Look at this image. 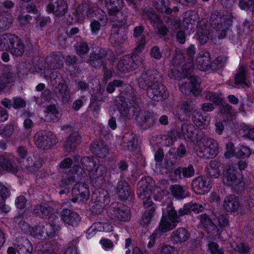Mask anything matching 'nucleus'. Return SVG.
I'll list each match as a JSON object with an SVG mask.
<instances>
[{
  "label": "nucleus",
  "instance_id": "f257e3e1",
  "mask_svg": "<svg viewBox=\"0 0 254 254\" xmlns=\"http://www.w3.org/2000/svg\"><path fill=\"white\" fill-rule=\"evenodd\" d=\"M154 184L152 179L149 177L142 179L137 184L138 196L141 199L147 198L143 202L144 207L146 210L144 211L140 221V224L142 226H146L149 224L155 214L156 205L152 201L150 198Z\"/></svg>",
  "mask_w": 254,
  "mask_h": 254
},
{
  "label": "nucleus",
  "instance_id": "f03ea898",
  "mask_svg": "<svg viewBox=\"0 0 254 254\" xmlns=\"http://www.w3.org/2000/svg\"><path fill=\"white\" fill-rule=\"evenodd\" d=\"M204 209L202 205L197 203L189 202L185 204L183 208L179 210L178 213L177 212L174 207L169 204L167 206L166 210V215L170 220L171 223L168 225L169 228L174 229L177 226V223L180 222V217L185 215H188L193 211L195 213L202 212Z\"/></svg>",
  "mask_w": 254,
  "mask_h": 254
},
{
  "label": "nucleus",
  "instance_id": "7ed1b4c3",
  "mask_svg": "<svg viewBox=\"0 0 254 254\" xmlns=\"http://www.w3.org/2000/svg\"><path fill=\"white\" fill-rule=\"evenodd\" d=\"M222 182L225 186L231 187L237 193H241L246 189L243 177L233 166H229L224 170Z\"/></svg>",
  "mask_w": 254,
  "mask_h": 254
},
{
  "label": "nucleus",
  "instance_id": "20e7f679",
  "mask_svg": "<svg viewBox=\"0 0 254 254\" xmlns=\"http://www.w3.org/2000/svg\"><path fill=\"white\" fill-rule=\"evenodd\" d=\"M58 142L57 137L50 131L40 130L34 136L35 144L38 148L43 150L51 149Z\"/></svg>",
  "mask_w": 254,
  "mask_h": 254
},
{
  "label": "nucleus",
  "instance_id": "39448f33",
  "mask_svg": "<svg viewBox=\"0 0 254 254\" xmlns=\"http://www.w3.org/2000/svg\"><path fill=\"white\" fill-rule=\"evenodd\" d=\"M203 146L197 151V155L206 159L214 158L218 153L217 142L212 138L204 137L202 139Z\"/></svg>",
  "mask_w": 254,
  "mask_h": 254
},
{
  "label": "nucleus",
  "instance_id": "423d86ee",
  "mask_svg": "<svg viewBox=\"0 0 254 254\" xmlns=\"http://www.w3.org/2000/svg\"><path fill=\"white\" fill-rule=\"evenodd\" d=\"M108 215L112 219L127 221L130 219V211L125 206L118 202H113L109 206Z\"/></svg>",
  "mask_w": 254,
  "mask_h": 254
},
{
  "label": "nucleus",
  "instance_id": "0eeeda50",
  "mask_svg": "<svg viewBox=\"0 0 254 254\" xmlns=\"http://www.w3.org/2000/svg\"><path fill=\"white\" fill-rule=\"evenodd\" d=\"M142 62V58L137 54L126 55L119 61L117 68L119 71L126 72L136 68Z\"/></svg>",
  "mask_w": 254,
  "mask_h": 254
},
{
  "label": "nucleus",
  "instance_id": "6e6552de",
  "mask_svg": "<svg viewBox=\"0 0 254 254\" xmlns=\"http://www.w3.org/2000/svg\"><path fill=\"white\" fill-rule=\"evenodd\" d=\"M200 79L197 76H192L180 81L179 86L182 93H192L194 96L198 95L200 89Z\"/></svg>",
  "mask_w": 254,
  "mask_h": 254
},
{
  "label": "nucleus",
  "instance_id": "1a4fd4ad",
  "mask_svg": "<svg viewBox=\"0 0 254 254\" xmlns=\"http://www.w3.org/2000/svg\"><path fill=\"white\" fill-rule=\"evenodd\" d=\"M147 96L154 101H161L169 97V92L162 83L157 81L146 90Z\"/></svg>",
  "mask_w": 254,
  "mask_h": 254
},
{
  "label": "nucleus",
  "instance_id": "9d476101",
  "mask_svg": "<svg viewBox=\"0 0 254 254\" xmlns=\"http://www.w3.org/2000/svg\"><path fill=\"white\" fill-rule=\"evenodd\" d=\"M62 129L64 131L69 130L72 131L66 138L63 145L64 150L66 152L74 151L81 142V136L78 132L74 131L73 127L69 125L63 126Z\"/></svg>",
  "mask_w": 254,
  "mask_h": 254
},
{
  "label": "nucleus",
  "instance_id": "9b49d317",
  "mask_svg": "<svg viewBox=\"0 0 254 254\" xmlns=\"http://www.w3.org/2000/svg\"><path fill=\"white\" fill-rule=\"evenodd\" d=\"M91 205L92 211L100 213L101 211L110 202V197L106 191H96L92 196Z\"/></svg>",
  "mask_w": 254,
  "mask_h": 254
},
{
  "label": "nucleus",
  "instance_id": "f8f14e48",
  "mask_svg": "<svg viewBox=\"0 0 254 254\" xmlns=\"http://www.w3.org/2000/svg\"><path fill=\"white\" fill-rule=\"evenodd\" d=\"M170 223H171L170 220L166 215L165 212H163L158 229H156L149 238L147 244L148 248H151L154 246L156 240L161 236L162 232H166L172 229L169 228L168 225Z\"/></svg>",
  "mask_w": 254,
  "mask_h": 254
},
{
  "label": "nucleus",
  "instance_id": "ddd939ff",
  "mask_svg": "<svg viewBox=\"0 0 254 254\" xmlns=\"http://www.w3.org/2000/svg\"><path fill=\"white\" fill-rule=\"evenodd\" d=\"M91 171V179L92 185L95 187H101L105 182L106 167L102 164H96V166Z\"/></svg>",
  "mask_w": 254,
  "mask_h": 254
},
{
  "label": "nucleus",
  "instance_id": "4468645a",
  "mask_svg": "<svg viewBox=\"0 0 254 254\" xmlns=\"http://www.w3.org/2000/svg\"><path fill=\"white\" fill-rule=\"evenodd\" d=\"M107 55V51L101 47H97L90 53L87 63L92 67H100L103 64V59Z\"/></svg>",
  "mask_w": 254,
  "mask_h": 254
},
{
  "label": "nucleus",
  "instance_id": "2eb2a0df",
  "mask_svg": "<svg viewBox=\"0 0 254 254\" xmlns=\"http://www.w3.org/2000/svg\"><path fill=\"white\" fill-rule=\"evenodd\" d=\"M71 200L75 203L78 200L87 199L89 196V191L87 185L85 184L78 183L74 185L71 191Z\"/></svg>",
  "mask_w": 254,
  "mask_h": 254
},
{
  "label": "nucleus",
  "instance_id": "dca6fc26",
  "mask_svg": "<svg viewBox=\"0 0 254 254\" xmlns=\"http://www.w3.org/2000/svg\"><path fill=\"white\" fill-rule=\"evenodd\" d=\"M156 75V71L153 70H148L142 72L137 80L139 87L147 89L149 86H151L157 81Z\"/></svg>",
  "mask_w": 254,
  "mask_h": 254
},
{
  "label": "nucleus",
  "instance_id": "f3484780",
  "mask_svg": "<svg viewBox=\"0 0 254 254\" xmlns=\"http://www.w3.org/2000/svg\"><path fill=\"white\" fill-rule=\"evenodd\" d=\"M110 41L113 46L123 44L127 40V30L123 27L112 26Z\"/></svg>",
  "mask_w": 254,
  "mask_h": 254
},
{
  "label": "nucleus",
  "instance_id": "a211bd4d",
  "mask_svg": "<svg viewBox=\"0 0 254 254\" xmlns=\"http://www.w3.org/2000/svg\"><path fill=\"white\" fill-rule=\"evenodd\" d=\"M200 223L204 229L208 234L214 237H219L222 229L213 223L211 219L206 214H202L200 216Z\"/></svg>",
  "mask_w": 254,
  "mask_h": 254
},
{
  "label": "nucleus",
  "instance_id": "6ab92c4d",
  "mask_svg": "<svg viewBox=\"0 0 254 254\" xmlns=\"http://www.w3.org/2000/svg\"><path fill=\"white\" fill-rule=\"evenodd\" d=\"M95 7L86 2L79 5L76 10V18L77 21L81 22L86 18L93 17L94 15Z\"/></svg>",
  "mask_w": 254,
  "mask_h": 254
},
{
  "label": "nucleus",
  "instance_id": "aec40b11",
  "mask_svg": "<svg viewBox=\"0 0 254 254\" xmlns=\"http://www.w3.org/2000/svg\"><path fill=\"white\" fill-rule=\"evenodd\" d=\"M67 8V6L64 0H51L47 7L48 12H52L58 17L64 15Z\"/></svg>",
  "mask_w": 254,
  "mask_h": 254
},
{
  "label": "nucleus",
  "instance_id": "412c9836",
  "mask_svg": "<svg viewBox=\"0 0 254 254\" xmlns=\"http://www.w3.org/2000/svg\"><path fill=\"white\" fill-rule=\"evenodd\" d=\"M121 8L118 7L116 10L113 9L114 11L111 10L108 11V14L111 16L112 20L115 22L113 26L123 27L127 23L128 18L127 11L125 10L121 11Z\"/></svg>",
  "mask_w": 254,
  "mask_h": 254
},
{
  "label": "nucleus",
  "instance_id": "4be33fe9",
  "mask_svg": "<svg viewBox=\"0 0 254 254\" xmlns=\"http://www.w3.org/2000/svg\"><path fill=\"white\" fill-rule=\"evenodd\" d=\"M192 190L198 194L203 193L210 189V184L208 178L204 176H198L191 182Z\"/></svg>",
  "mask_w": 254,
  "mask_h": 254
},
{
  "label": "nucleus",
  "instance_id": "5701e85b",
  "mask_svg": "<svg viewBox=\"0 0 254 254\" xmlns=\"http://www.w3.org/2000/svg\"><path fill=\"white\" fill-rule=\"evenodd\" d=\"M189 231L183 227H180L172 232L170 240L174 245H181L187 242L190 238Z\"/></svg>",
  "mask_w": 254,
  "mask_h": 254
},
{
  "label": "nucleus",
  "instance_id": "b1692460",
  "mask_svg": "<svg viewBox=\"0 0 254 254\" xmlns=\"http://www.w3.org/2000/svg\"><path fill=\"white\" fill-rule=\"evenodd\" d=\"M61 216L65 223L72 226H77L81 221L80 216L69 209H64L61 212Z\"/></svg>",
  "mask_w": 254,
  "mask_h": 254
},
{
  "label": "nucleus",
  "instance_id": "393cba45",
  "mask_svg": "<svg viewBox=\"0 0 254 254\" xmlns=\"http://www.w3.org/2000/svg\"><path fill=\"white\" fill-rule=\"evenodd\" d=\"M19 162H15L12 156L2 155L0 156V167L3 170L12 173L16 172L19 170L18 165Z\"/></svg>",
  "mask_w": 254,
  "mask_h": 254
},
{
  "label": "nucleus",
  "instance_id": "a878e982",
  "mask_svg": "<svg viewBox=\"0 0 254 254\" xmlns=\"http://www.w3.org/2000/svg\"><path fill=\"white\" fill-rule=\"evenodd\" d=\"M92 153L100 158H104L108 153V147L102 140H95L90 145Z\"/></svg>",
  "mask_w": 254,
  "mask_h": 254
},
{
  "label": "nucleus",
  "instance_id": "bb28decb",
  "mask_svg": "<svg viewBox=\"0 0 254 254\" xmlns=\"http://www.w3.org/2000/svg\"><path fill=\"white\" fill-rule=\"evenodd\" d=\"M63 65V60L59 54H50L45 60L44 67L48 69L55 70Z\"/></svg>",
  "mask_w": 254,
  "mask_h": 254
},
{
  "label": "nucleus",
  "instance_id": "cd10ccee",
  "mask_svg": "<svg viewBox=\"0 0 254 254\" xmlns=\"http://www.w3.org/2000/svg\"><path fill=\"white\" fill-rule=\"evenodd\" d=\"M27 165L24 169L29 173H34L38 171L42 165V160L38 154L29 156L27 159Z\"/></svg>",
  "mask_w": 254,
  "mask_h": 254
},
{
  "label": "nucleus",
  "instance_id": "c85d7f7f",
  "mask_svg": "<svg viewBox=\"0 0 254 254\" xmlns=\"http://www.w3.org/2000/svg\"><path fill=\"white\" fill-rule=\"evenodd\" d=\"M197 39L201 45H204L208 40L209 30L205 21H199L197 25Z\"/></svg>",
  "mask_w": 254,
  "mask_h": 254
},
{
  "label": "nucleus",
  "instance_id": "c756f323",
  "mask_svg": "<svg viewBox=\"0 0 254 254\" xmlns=\"http://www.w3.org/2000/svg\"><path fill=\"white\" fill-rule=\"evenodd\" d=\"M195 170L191 164H189L187 167H178L174 170L175 177L181 180L183 178H190L194 176Z\"/></svg>",
  "mask_w": 254,
  "mask_h": 254
},
{
  "label": "nucleus",
  "instance_id": "7c9ffc66",
  "mask_svg": "<svg viewBox=\"0 0 254 254\" xmlns=\"http://www.w3.org/2000/svg\"><path fill=\"white\" fill-rule=\"evenodd\" d=\"M116 190L121 200H127L132 194L128 184L126 181H120L118 183Z\"/></svg>",
  "mask_w": 254,
  "mask_h": 254
},
{
  "label": "nucleus",
  "instance_id": "2f4dec72",
  "mask_svg": "<svg viewBox=\"0 0 254 254\" xmlns=\"http://www.w3.org/2000/svg\"><path fill=\"white\" fill-rule=\"evenodd\" d=\"M8 52L13 56L18 57L23 55L24 52V45L21 40L16 35L13 36Z\"/></svg>",
  "mask_w": 254,
  "mask_h": 254
},
{
  "label": "nucleus",
  "instance_id": "473e14b6",
  "mask_svg": "<svg viewBox=\"0 0 254 254\" xmlns=\"http://www.w3.org/2000/svg\"><path fill=\"white\" fill-rule=\"evenodd\" d=\"M54 92L57 97L64 103L68 102L70 96V91L66 84L56 86Z\"/></svg>",
  "mask_w": 254,
  "mask_h": 254
},
{
  "label": "nucleus",
  "instance_id": "72a5a7b5",
  "mask_svg": "<svg viewBox=\"0 0 254 254\" xmlns=\"http://www.w3.org/2000/svg\"><path fill=\"white\" fill-rule=\"evenodd\" d=\"M156 122L155 115L153 112H145L137 119V123L145 128L153 126Z\"/></svg>",
  "mask_w": 254,
  "mask_h": 254
},
{
  "label": "nucleus",
  "instance_id": "f704fd0d",
  "mask_svg": "<svg viewBox=\"0 0 254 254\" xmlns=\"http://www.w3.org/2000/svg\"><path fill=\"white\" fill-rule=\"evenodd\" d=\"M180 109L187 118L189 119L197 111L196 108L195 101L192 99H187L186 100L183 101L181 104Z\"/></svg>",
  "mask_w": 254,
  "mask_h": 254
},
{
  "label": "nucleus",
  "instance_id": "c9c22d12",
  "mask_svg": "<svg viewBox=\"0 0 254 254\" xmlns=\"http://www.w3.org/2000/svg\"><path fill=\"white\" fill-rule=\"evenodd\" d=\"M239 201L237 196L229 195L226 197L223 202V207L228 212H234L239 207Z\"/></svg>",
  "mask_w": 254,
  "mask_h": 254
},
{
  "label": "nucleus",
  "instance_id": "e433bc0d",
  "mask_svg": "<svg viewBox=\"0 0 254 254\" xmlns=\"http://www.w3.org/2000/svg\"><path fill=\"white\" fill-rule=\"evenodd\" d=\"M16 245L17 252L19 254H31L33 251L32 244L25 238H18Z\"/></svg>",
  "mask_w": 254,
  "mask_h": 254
},
{
  "label": "nucleus",
  "instance_id": "4c0bfd02",
  "mask_svg": "<svg viewBox=\"0 0 254 254\" xmlns=\"http://www.w3.org/2000/svg\"><path fill=\"white\" fill-rule=\"evenodd\" d=\"M80 162L83 168L78 165H75L73 167L74 171H75V174L79 172L82 173V171H83V169L88 171H92L94 167L96 166V163L94 159L88 156H84L81 158Z\"/></svg>",
  "mask_w": 254,
  "mask_h": 254
},
{
  "label": "nucleus",
  "instance_id": "58836bf2",
  "mask_svg": "<svg viewBox=\"0 0 254 254\" xmlns=\"http://www.w3.org/2000/svg\"><path fill=\"white\" fill-rule=\"evenodd\" d=\"M34 214H38L44 218H49L54 213V209L48 204H37L33 209Z\"/></svg>",
  "mask_w": 254,
  "mask_h": 254
},
{
  "label": "nucleus",
  "instance_id": "ea45409f",
  "mask_svg": "<svg viewBox=\"0 0 254 254\" xmlns=\"http://www.w3.org/2000/svg\"><path fill=\"white\" fill-rule=\"evenodd\" d=\"M248 71L247 67L245 65H241L235 76V81L237 84L245 85L250 87V82H248L246 78V74Z\"/></svg>",
  "mask_w": 254,
  "mask_h": 254
},
{
  "label": "nucleus",
  "instance_id": "a19ab883",
  "mask_svg": "<svg viewBox=\"0 0 254 254\" xmlns=\"http://www.w3.org/2000/svg\"><path fill=\"white\" fill-rule=\"evenodd\" d=\"M135 95L132 89L127 91H122L117 97V101L122 103L127 104V103H129L130 105L135 104Z\"/></svg>",
  "mask_w": 254,
  "mask_h": 254
},
{
  "label": "nucleus",
  "instance_id": "79ce46f5",
  "mask_svg": "<svg viewBox=\"0 0 254 254\" xmlns=\"http://www.w3.org/2000/svg\"><path fill=\"white\" fill-rule=\"evenodd\" d=\"M13 18L11 13L5 12L0 14V31L8 30L12 25Z\"/></svg>",
  "mask_w": 254,
  "mask_h": 254
},
{
  "label": "nucleus",
  "instance_id": "37998d69",
  "mask_svg": "<svg viewBox=\"0 0 254 254\" xmlns=\"http://www.w3.org/2000/svg\"><path fill=\"white\" fill-rule=\"evenodd\" d=\"M170 190L172 195L177 198L183 199L189 196V193L186 189L178 184L170 186Z\"/></svg>",
  "mask_w": 254,
  "mask_h": 254
},
{
  "label": "nucleus",
  "instance_id": "c03bdc74",
  "mask_svg": "<svg viewBox=\"0 0 254 254\" xmlns=\"http://www.w3.org/2000/svg\"><path fill=\"white\" fill-rule=\"evenodd\" d=\"M209 56V54L207 53L197 58V65L201 70L205 71L211 69L212 62Z\"/></svg>",
  "mask_w": 254,
  "mask_h": 254
},
{
  "label": "nucleus",
  "instance_id": "a18cd8bd",
  "mask_svg": "<svg viewBox=\"0 0 254 254\" xmlns=\"http://www.w3.org/2000/svg\"><path fill=\"white\" fill-rule=\"evenodd\" d=\"M125 143L127 144L124 147L126 149L130 151H134L137 146V139L136 135L133 133H127L124 136Z\"/></svg>",
  "mask_w": 254,
  "mask_h": 254
},
{
  "label": "nucleus",
  "instance_id": "49530a36",
  "mask_svg": "<svg viewBox=\"0 0 254 254\" xmlns=\"http://www.w3.org/2000/svg\"><path fill=\"white\" fill-rule=\"evenodd\" d=\"M230 246L234 251L233 254H251L249 246L244 242H234L230 244Z\"/></svg>",
  "mask_w": 254,
  "mask_h": 254
},
{
  "label": "nucleus",
  "instance_id": "de8ad7c7",
  "mask_svg": "<svg viewBox=\"0 0 254 254\" xmlns=\"http://www.w3.org/2000/svg\"><path fill=\"white\" fill-rule=\"evenodd\" d=\"M14 35L10 33L0 35V50L9 51Z\"/></svg>",
  "mask_w": 254,
  "mask_h": 254
},
{
  "label": "nucleus",
  "instance_id": "09e8293b",
  "mask_svg": "<svg viewBox=\"0 0 254 254\" xmlns=\"http://www.w3.org/2000/svg\"><path fill=\"white\" fill-rule=\"evenodd\" d=\"M99 85V92L97 93V94L95 96V97L91 99L90 104V108L92 109V110L93 112L96 113H98L99 111H100L101 108V104L97 102H96V101L98 100L99 101L103 102L105 100L104 97H101L100 99H99V96L101 94L102 92L104 91V89L101 87L100 85Z\"/></svg>",
  "mask_w": 254,
  "mask_h": 254
},
{
  "label": "nucleus",
  "instance_id": "8fccbe9b",
  "mask_svg": "<svg viewBox=\"0 0 254 254\" xmlns=\"http://www.w3.org/2000/svg\"><path fill=\"white\" fill-rule=\"evenodd\" d=\"M181 132L186 139L191 140L195 134V128L191 124H183Z\"/></svg>",
  "mask_w": 254,
  "mask_h": 254
},
{
  "label": "nucleus",
  "instance_id": "3c124183",
  "mask_svg": "<svg viewBox=\"0 0 254 254\" xmlns=\"http://www.w3.org/2000/svg\"><path fill=\"white\" fill-rule=\"evenodd\" d=\"M208 174L212 178H218L220 175L219 163L215 160L211 161L208 167Z\"/></svg>",
  "mask_w": 254,
  "mask_h": 254
},
{
  "label": "nucleus",
  "instance_id": "603ef678",
  "mask_svg": "<svg viewBox=\"0 0 254 254\" xmlns=\"http://www.w3.org/2000/svg\"><path fill=\"white\" fill-rule=\"evenodd\" d=\"M141 17L144 20H148L151 23H156L158 19V15L152 10L144 9L142 10Z\"/></svg>",
  "mask_w": 254,
  "mask_h": 254
},
{
  "label": "nucleus",
  "instance_id": "864d4df0",
  "mask_svg": "<svg viewBox=\"0 0 254 254\" xmlns=\"http://www.w3.org/2000/svg\"><path fill=\"white\" fill-rule=\"evenodd\" d=\"M45 113H47L46 117H50L51 119L49 120V121L55 122L57 121L59 114V109L55 105H50L48 106Z\"/></svg>",
  "mask_w": 254,
  "mask_h": 254
},
{
  "label": "nucleus",
  "instance_id": "5fc2aeb1",
  "mask_svg": "<svg viewBox=\"0 0 254 254\" xmlns=\"http://www.w3.org/2000/svg\"><path fill=\"white\" fill-rule=\"evenodd\" d=\"M75 182V174L74 175L72 173L68 172L63 175L61 185L63 187H66L68 188L69 186L72 185Z\"/></svg>",
  "mask_w": 254,
  "mask_h": 254
},
{
  "label": "nucleus",
  "instance_id": "6e6d98bb",
  "mask_svg": "<svg viewBox=\"0 0 254 254\" xmlns=\"http://www.w3.org/2000/svg\"><path fill=\"white\" fill-rule=\"evenodd\" d=\"M187 153L186 147L184 144H181L177 150L175 148H171L168 152L170 156H174L177 158H181L184 157Z\"/></svg>",
  "mask_w": 254,
  "mask_h": 254
},
{
  "label": "nucleus",
  "instance_id": "4d7b16f0",
  "mask_svg": "<svg viewBox=\"0 0 254 254\" xmlns=\"http://www.w3.org/2000/svg\"><path fill=\"white\" fill-rule=\"evenodd\" d=\"M76 53L81 58H85L89 51V47L87 43H78L75 47Z\"/></svg>",
  "mask_w": 254,
  "mask_h": 254
},
{
  "label": "nucleus",
  "instance_id": "13d9d810",
  "mask_svg": "<svg viewBox=\"0 0 254 254\" xmlns=\"http://www.w3.org/2000/svg\"><path fill=\"white\" fill-rule=\"evenodd\" d=\"M204 94L205 98L214 104L220 105L222 103V98L217 94L209 91H206Z\"/></svg>",
  "mask_w": 254,
  "mask_h": 254
},
{
  "label": "nucleus",
  "instance_id": "bf43d9fd",
  "mask_svg": "<svg viewBox=\"0 0 254 254\" xmlns=\"http://www.w3.org/2000/svg\"><path fill=\"white\" fill-rule=\"evenodd\" d=\"M227 60V57L225 56L218 57L212 62L211 69L215 70L221 68L226 64Z\"/></svg>",
  "mask_w": 254,
  "mask_h": 254
},
{
  "label": "nucleus",
  "instance_id": "052dcab7",
  "mask_svg": "<svg viewBox=\"0 0 254 254\" xmlns=\"http://www.w3.org/2000/svg\"><path fill=\"white\" fill-rule=\"evenodd\" d=\"M50 83L53 86L64 84L61 74L58 71H53L50 75Z\"/></svg>",
  "mask_w": 254,
  "mask_h": 254
},
{
  "label": "nucleus",
  "instance_id": "680f3d73",
  "mask_svg": "<svg viewBox=\"0 0 254 254\" xmlns=\"http://www.w3.org/2000/svg\"><path fill=\"white\" fill-rule=\"evenodd\" d=\"M190 117L195 125L199 127H202L203 126L204 122L206 121L201 113L198 111L193 114Z\"/></svg>",
  "mask_w": 254,
  "mask_h": 254
},
{
  "label": "nucleus",
  "instance_id": "e2e57ef3",
  "mask_svg": "<svg viewBox=\"0 0 254 254\" xmlns=\"http://www.w3.org/2000/svg\"><path fill=\"white\" fill-rule=\"evenodd\" d=\"M106 6L108 11L117 9L118 7H121L123 6V0H105Z\"/></svg>",
  "mask_w": 254,
  "mask_h": 254
},
{
  "label": "nucleus",
  "instance_id": "0e129e2a",
  "mask_svg": "<svg viewBox=\"0 0 254 254\" xmlns=\"http://www.w3.org/2000/svg\"><path fill=\"white\" fill-rule=\"evenodd\" d=\"M185 57L180 52H176L172 59V64L175 66H184Z\"/></svg>",
  "mask_w": 254,
  "mask_h": 254
},
{
  "label": "nucleus",
  "instance_id": "69168bd1",
  "mask_svg": "<svg viewBox=\"0 0 254 254\" xmlns=\"http://www.w3.org/2000/svg\"><path fill=\"white\" fill-rule=\"evenodd\" d=\"M33 235L39 239H45V224L39 223L33 230Z\"/></svg>",
  "mask_w": 254,
  "mask_h": 254
},
{
  "label": "nucleus",
  "instance_id": "338daca9",
  "mask_svg": "<svg viewBox=\"0 0 254 254\" xmlns=\"http://www.w3.org/2000/svg\"><path fill=\"white\" fill-rule=\"evenodd\" d=\"M153 5L154 7L161 12L165 13V9L169 4L168 0H153Z\"/></svg>",
  "mask_w": 254,
  "mask_h": 254
},
{
  "label": "nucleus",
  "instance_id": "774afa93",
  "mask_svg": "<svg viewBox=\"0 0 254 254\" xmlns=\"http://www.w3.org/2000/svg\"><path fill=\"white\" fill-rule=\"evenodd\" d=\"M58 226L45 223V239L52 238L55 235Z\"/></svg>",
  "mask_w": 254,
  "mask_h": 254
}]
</instances>
